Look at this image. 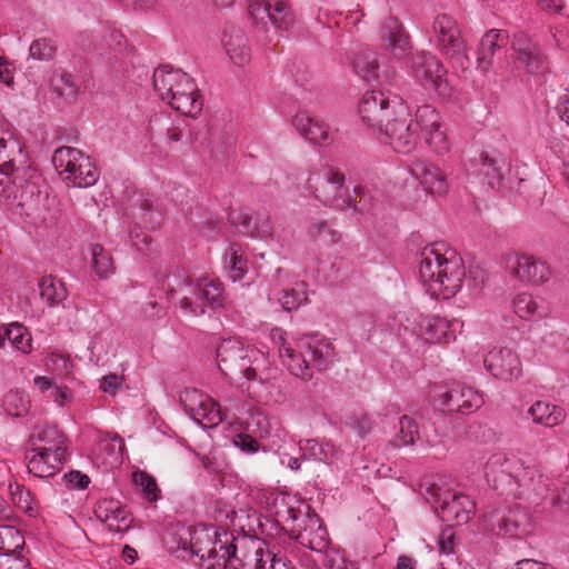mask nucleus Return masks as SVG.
I'll return each instance as SVG.
<instances>
[{
  "label": "nucleus",
  "instance_id": "obj_63",
  "mask_svg": "<svg viewBox=\"0 0 569 569\" xmlns=\"http://www.w3.org/2000/svg\"><path fill=\"white\" fill-rule=\"evenodd\" d=\"M101 443L104 445L106 448L110 449L111 453L119 455V456L123 455L124 441L117 433L107 432L101 438Z\"/></svg>",
  "mask_w": 569,
  "mask_h": 569
},
{
  "label": "nucleus",
  "instance_id": "obj_53",
  "mask_svg": "<svg viewBox=\"0 0 569 569\" xmlns=\"http://www.w3.org/2000/svg\"><path fill=\"white\" fill-rule=\"evenodd\" d=\"M133 482L141 489L142 497L148 502H154L161 498V490L154 477L146 471H136L132 476Z\"/></svg>",
  "mask_w": 569,
  "mask_h": 569
},
{
  "label": "nucleus",
  "instance_id": "obj_28",
  "mask_svg": "<svg viewBox=\"0 0 569 569\" xmlns=\"http://www.w3.org/2000/svg\"><path fill=\"white\" fill-rule=\"evenodd\" d=\"M277 281L279 286H288L279 291L273 290L270 295V299L276 298L286 311H291L299 308L302 303L308 300L307 297V284L303 281L290 279V274L283 270H277Z\"/></svg>",
  "mask_w": 569,
  "mask_h": 569
},
{
  "label": "nucleus",
  "instance_id": "obj_16",
  "mask_svg": "<svg viewBox=\"0 0 569 569\" xmlns=\"http://www.w3.org/2000/svg\"><path fill=\"white\" fill-rule=\"evenodd\" d=\"M411 72L426 89L433 90L441 97L449 94L447 70L431 52H417L412 57Z\"/></svg>",
  "mask_w": 569,
  "mask_h": 569
},
{
  "label": "nucleus",
  "instance_id": "obj_25",
  "mask_svg": "<svg viewBox=\"0 0 569 569\" xmlns=\"http://www.w3.org/2000/svg\"><path fill=\"white\" fill-rule=\"evenodd\" d=\"M511 272L518 280L531 286L545 284L552 277L549 264L530 254L517 256Z\"/></svg>",
  "mask_w": 569,
  "mask_h": 569
},
{
  "label": "nucleus",
  "instance_id": "obj_51",
  "mask_svg": "<svg viewBox=\"0 0 569 569\" xmlns=\"http://www.w3.org/2000/svg\"><path fill=\"white\" fill-rule=\"evenodd\" d=\"M24 538L13 526H0V555L17 553L22 549Z\"/></svg>",
  "mask_w": 569,
  "mask_h": 569
},
{
  "label": "nucleus",
  "instance_id": "obj_35",
  "mask_svg": "<svg viewBox=\"0 0 569 569\" xmlns=\"http://www.w3.org/2000/svg\"><path fill=\"white\" fill-rule=\"evenodd\" d=\"M27 460V468L29 472L39 478H47L56 475L66 461L64 458L50 455L47 451L32 450L31 448H29Z\"/></svg>",
  "mask_w": 569,
  "mask_h": 569
},
{
  "label": "nucleus",
  "instance_id": "obj_54",
  "mask_svg": "<svg viewBox=\"0 0 569 569\" xmlns=\"http://www.w3.org/2000/svg\"><path fill=\"white\" fill-rule=\"evenodd\" d=\"M419 440L418 425L413 418L402 416L399 420V432L395 437L397 447L411 446Z\"/></svg>",
  "mask_w": 569,
  "mask_h": 569
},
{
  "label": "nucleus",
  "instance_id": "obj_20",
  "mask_svg": "<svg viewBox=\"0 0 569 569\" xmlns=\"http://www.w3.org/2000/svg\"><path fill=\"white\" fill-rule=\"evenodd\" d=\"M239 569H292L290 561L271 552L266 541L251 539Z\"/></svg>",
  "mask_w": 569,
  "mask_h": 569
},
{
  "label": "nucleus",
  "instance_id": "obj_22",
  "mask_svg": "<svg viewBox=\"0 0 569 569\" xmlns=\"http://www.w3.org/2000/svg\"><path fill=\"white\" fill-rule=\"evenodd\" d=\"M248 11L252 21L261 29L270 26L282 28L289 14L286 0H248Z\"/></svg>",
  "mask_w": 569,
  "mask_h": 569
},
{
  "label": "nucleus",
  "instance_id": "obj_13",
  "mask_svg": "<svg viewBox=\"0 0 569 569\" xmlns=\"http://www.w3.org/2000/svg\"><path fill=\"white\" fill-rule=\"evenodd\" d=\"M427 493L438 516L450 525H465L476 513V502L467 495L442 490L436 486L428 488Z\"/></svg>",
  "mask_w": 569,
  "mask_h": 569
},
{
  "label": "nucleus",
  "instance_id": "obj_45",
  "mask_svg": "<svg viewBox=\"0 0 569 569\" xmlns=\"http://www.w3.org/2000/svg\"><path fill=\"white\" fill-rule=\"evenodd\" d=\"M273 423L261 410L251 408L248 411L247 418L240 422V426L244 432L262 440Z\"/></svg>",
  "mask_w": 569,
  "mask_h": 569
},
{
  "label": "nucleus",
  "instance_id": "obj_42",
  "mask_svg": "<svg viewBox=\"0 0 569 569\" xmlns=\"http://www.w3.org/2000/svg\"><path fill=\"white\" fill-rule=\"evenodd\" d=\"M33 383L47 399L60 408L69 406L72 401V392L67 386L56 385L47 377H36Z\"/></svg>",
  "mask_w": 569,
  "mask_h": 569
},
{
  "label": "nucleus",
  "instance_id": "obj_47",
  "mask_svg": "<svg viewBox=\"0 0 569 569\" xmlns=\"http://www.w3.org/2000/svg\"><path fill=\"white\" fill-rule=\"evenodd\" d=\"M352 69L366 82L378 78V60L372 51H362L356 54L352 62Z\"/></svg>",
  "mask_w": 569,
  "mask_h": 569
},
{
  "label": "nucleus",
  "instance_id": "obj_6",
  "mask_svg": "<svg viewBox=\"0 0 569 569\" xmlns=\"http://www.w3.org/2000/svg\"><path fill=\"white\" fill-rule=\"evenodd\" d=\"M164 284L170 298L179 307L184 317H199L207 309L216 310L223 307L226 297L221 283L212 279L180 280L168 276Z\"/></svg>",
  "mask_w": 569,
  "mask_h": 569
},
{
  "label": "nucleus",
  "instance_id": "obj_31",
  "mask_svg": "<svg viewBox=\"0 0 569 569\" xmlns=\"http://www.w3.org/2000/svg\"><path fill=\"white\" fill-rule=\"evenodd\" d=\"M221 46L234 67L244 68L251 61V48L241 29H226L221 37Z\"/></svg>",
  "mask_w": 569,
  "mask_h": 569
},
{
  "label": "nucleus",
  "instance_id": "obj_40",
  "mask_svg": "<svg viewBox=\"0 0 569 569\" xmlns=\"http://www.w3.org/2000/svg\"><path fill=\"white\" fill-rule=\"evenodd\" d=\"M223 266L229 278L233 281H242L248 272V259L239 243H230L223 254Z\"/></svg>",
  "mask_w": 569,
  "mask_h": 569
},
{
  "label": "nucleus",
  "instance_id": "obj_29",
  "mask_svg": "<svg viewBox=\"0 0 569 569\" xmlns=\"http://www.w3.org/2000/svg\"><path fill=\"white\" fill-rule=\"evenodd\" d=\"M94 513L112 532H126L132 523L128 509L113 498L101 499L94 508Z\"/></svg>",
  "mask_w": 569,
  "mask_h": 569
},
{
  "label": "nucleus",
  "instance_id": "obj_46",
  "mask_svg": "<svg viewBox=\"0 0 569 569\" xmlns=\"http://www.w3.org/2000/svg\"><path fill=\"white\" fill-rule=\"evenodd\" d=\"M50 86L59 96L67 100L76 99L79 93V86L74 77L62 69L53 71L50 78Z\"/></svg>",
  "mask_w": 569,
  "mask_h": 569
},
{
  "label": "nucleus",
  "instance_id": "obj_33",
  "mask_svg": "<svg viewBox=\"0 0 569 569\" xmlns=\"http://www.w3.org/2000/svg\"><path fill=\"white\" fill-rule=\"evenodd\" d=\"M512 47L518 67H523L529 73H535L542 67L543 60L538 48L523 33L513 36Z\"/></svg>",
  "mask_w": 569,
  "mask_h": 569
},
{
  "label": "nucleus",
  "instance_id": "obj_12",
  "mask_svg": "<svg viewBox=\"0 0 569 569\" xmlns=\"http://www.w3.org/2000/svg\"><path fill=\"white\" fill-rule=\"evenodd\" d=\"M432 38L438 50L450 59L455 69L469 70L471 61L466 53V42L456 19L447 13L436 16Z\"/></svg>",
  "mask_w": 569,
  "mask_h": 569
},
{
  "label": "nucleus",
  "instance_id": "obj_58",
  "mask_svg": "<svg viewBox=\"0 0 569 569\" xmlns=\"http://www.w3.org/2000/svg\"><path fill=\"white\" fill-rule=\"evenodd\" d=\"M88 350L90 351V360L99 365L102 362L108 353V340L101 333L97 335L92 338L88 346Z\"/></svg>",
  "mask_w": 569,
  "mask_h": 569
},
{
  "label": "nucleus",
  "instance_id": "obj_24",
  "mask_svg": "<svg viewBox=\"0 0 569 569\" xmlns=\"http://www.w3.org/2000/svg\"><path fill=\"white\" fill-rule=\"evenodd\" d=\"M296 526L297 529L290 531L302 546L315 551H321L327 547L328 532L318 516L310 513V508L299 518Z\"/></svg>",
  "mask_w": 569,
  "mask_h": 569
},
{
  "label": "nucleus",
  "instance_id": "obj_56",
  "mask_svg": "<svg viewBox=\"0 0 569 569\" xmlns=\"http://www.w3.org/2000/svg\"><path fill=\"white\" fill-rule=\"evenodd\" d=\"M31 58L40 61L51 60L56 53L54 43L48 38H40L30 44Z\"/></svg>",
  "mask_w": 569,
  "mask_h": 569
},
{
  "label": "nucleus",
  "instance_id": "obj_7",
  "mask_svg": "<svg viewBox=\"0 0 569 569\" xmlns=\"http://www.w3.org/2000/svg\"><path fill=\"white\" fill-rule=\"evenodd\" d=\"M153 88L160 99L188 117H196L202 100L193 79L180 69L159 67L153 72Z\"/></svg>",
  "mask_w": 569,
  "mask_h": 569
},
{
  "label": "nucleus",
  "instance_id": "obj_49",
  "mask_svg": "<svg viewBox=\"0 0 569 569\" xmlns=\"http://www.w3.org/2000/svg\"><path fill=\"white\" fill-rule=\"evenodd\" d=\"M3 410L11 417H23L30 409L29 396L20 390H10L2 400Z\"/></svg>",
  "mask_w": 569,
  "mask_h": 569
},
{
  "label": "nucleus",
  "instance_id": "obj_62",
  "mask_svg": "<svg viewBox=\"0 0 569 569\" xmlns=\"http://www.w3.org/2000/svg\"><path fill=\"white\" fill-rule=\"evenodd\" d=\"M347 425L356 430L359 436L365 437L372 428V421L367 413H357L349 418Z\"/></svg>",
  "mask_w": 569,
  "mask_h": 569
},
{
  "label": "nucleus",
  "instance_id": "obj_17",
  "mask_svg": "<svg viewBox=\"0 0 569 569\" xmlns=\"http://www.w3.org/2000/svg\"><path fill=\"white\" fill-rule=\"evenodd\" d=\"M180 402L184 411L203 428H214L223 420L219 403L196 388H186L180 393Z\"/></svg>",
  "mask_w": 569,
  "mask_h": 569
},
{
  "label": "nucleus",
  "instance_id": "obj_3",
  "mask_svg": "<svg viewBox=\"0 0 569 569\" xmlns=\"http://www.w3.org/2000/svg\"><path fill=\"white\" fill-rule=\"evenodd\" d=\"M419 279L432 298L450 299L461 289L466 277L459 254L443 243L423 248L419 258Z\"/></svg>",
  "mask_w": 569,
  "mask_h": 569
},
{
  "label": "nucleus",
  "instance_id": "obj_50",
  "mask_svg": "<svg viewBox=\"0 0 569 569\" xmlns=\"http://www.w3.org/2000/svg\"><path fill=\"white\" fill-rule=\"evenodd\" d=\"M7 341L17 351L29 353L32 349V338L27 328L18 322L6 326Z\"/></svg>",
  "mask_w": 569,
  "mask_h": 569
},
{
  "label": "nucleus",
  "instance_id": "obj_9",
  "mask_svg": "<svg viewBox=\"0 0 569 569\" xmlns=\"http://www.w3.org/2000/svg\"><path fill=\"white\" fill-rule=\"evenodd\" d=\"M483 475L488 482H492L495 489L505 480L513 481L518 487L543 496L550 490L547 479L536 466H525L517 458H509L502 452L489 456L485 466Z\"/></svg>",
  "mask_w": 569,
  "mask_h": 569
},
{
  "label": "nucleus",
  "instance_id": "obj_34",
  "mask_svg": "<svg viewBox=\"0 0 569 569\" xmlns=\"http://www.w3.org/2000/svg\"><path fill=\"white\" fill-rule=\"evenodd\" d=\"M506 42V34L501 30L491 29L481 38L477 57V69L486 74L492 68L496 52Z\"/></svg>",
  "mask_w": 569,
  "mask_h": 569
},
{
  "label": "nucleus",
  "instance_id": "obj_41",
  "mask_svg": "<svg viewBox=\"0 0 569 569\" xmlns=\"http://www.w3.org/2000/svg\"><path fill=\"white\" fill-rule=\"evenodd\" d=\"M420 330L423 338L429 342H448L453 338L450 322L441 317L423 318Z\"/></svg>",
  "mask_w": 569,
  "mask_h": 569
},
{
  "label": "nucleus",
  "instance_id": "obj_52",
  "mask_svg": "<svg viewBox=\"0 0 569 569\" xmlns=\"http://www.w3.org/2000/svg\"><path fill=\"white\" fill-rule=\"evenodd\" d=\"M309 236L319 244L332 246L341 240V233L326 221H313L308 229Z\"/></svg>",
  "mask_w": 569,
  "mask_h": 569
},
{
  "label": "nucleus",
  "instance_id": "obj_64",
  "mask_svg": "<svg viewBox=\"0 0 569 569\" xmlns=\"http://www.w3.org/2000/svg\"><path fill=\"white\" fill-rule=\"evenodd\" d=\"M0 569H27L26 560L16 553L0 555Z\"/></svg>",
  "mask_w": 569,
  "mask_h": 569
},
{
  "label": "nucleus",
  "instance_id": "obj_61",
  "mask_svg": "<svg viewBox=\"0 0 569 569\" xmlns=\"http://www.w3.org/2000/svg\"><path fill=\"white\" fill-rule=\"evenodd\" d=\"M49 361L51 370L57 375L67 376L71 372L73 363L68 356L53 352L50 355Z\"/></svg>",
  "mask_w": 569,
  "mask_h": 569
},
{
  "label": "nucleus",
  "instance_id": "obj_44",
  "mask_svg": "<svg viewBox=\"0 0 569 569\" xmlns=\"http://www.w3.org/2000/svg\"><path fill=\"white\" fill-rule=\"evenodd\" d=\"M90 263L100 279H108L114 273V263L111 254L100 244L89 246Z\"/></svg>",
  "mask_w": 569,
  "mask_h": 569
},
{
  "label": "nucleus",
  "instance_id": "obj_10",
  "mask_svg": "<svg viewBox=\"0 0 569 569\" xmlns=\"http://www.w3.org/2000/svg\"><path fill=\"white\" fill-rule=\"evenodd\" d=\"M52 163L68 187L89 188L99 179V170L92 159L77 148H58L52 156Z\"/></svg>",
  "mask_w": 569,
  "mask_h": 569
},
{
  "label": "nucleus",
  "instance_id": "obj_30",
  "mask_svg": "<svg viewBox=\"0 0 569 569\" xmlns=\"http://www.w3.org/2000/svg\"><path fill=\"white\" fill-rule=\"evenodd\" d=\"M441 405L449 411L470 413L478 410L483 405V397L471 387L457 386L446 391L440 397Z\"/></svg>",
  "mask_w": 569,
  "mask_h": 569
},
{
  "label": "nucleus",
  "instance_id": "obj_18",
  "mask_svg": "<svg viewBox=\"0 0 569 569\" xmlns=\"http://www.w3.org/2000/svg\"><path fill=\"white\" fill-rule=\"evenodd\" d=\"M486 370L496 379L512 382L522 376V363L517 352L509 348H493L485 358Z\"/></svg>",
  "mask_w": 569,
  "mask_h": 569
},
{
  "label": "nucleus",
  "instance_id": "obj_15",
  "mask_svg": "<svg viewBox=\"0 0 569 569\" xmlns=\"http://www.w3.org/2000/svg\"><path fill=\"white\" fill-rule=\"evenodd\" d=\"M99 39L98 43H86L84 33L79 34V44L88 51H94L99 57H114L122 59L134 54V47L129 43L123 32L111 21H99L92 30Z\"/></svg>",
  "mask_w": 569,
  "mask_h": 569
},
{
  "label": "nucleus",
  "instance_id": "obj_27",
  "mask_svg": "<svg viewBox=\"0 0 569 569\" xmlns=\"http://www.w3.org/2000/svg\"><path fill=\"white\" fill-rule=\"evenodd\" d=\"M29 447L32 450L47 451L60 458L67 457L68 446L63 432L56 426H39L29 437Z\"/></svg>",
  "mask_w": 569,
  "mask_h": 569
},
{
  "label": "nucleus",
  "instance_id": "obj_4",
  "mask_svg": "<svg viewBox=\"0 0 569 569\" xmlns=\"http://www.w3.org/2000/svg\"><path fill=\"white\" fill-rule=\"evenodd\" d=\"M189 548L203 569H239L241 560L232 535L212 526L198 525L189 532Z\"/></svg>",
  "mask_w": 569,
  "mask_h": 569
},
{
  "label": "nucleus",
  "instance_id": "obj_23",
  "mask_svg": "<svg viewBox=\"0 0 569 569\" xmlns=\"http://www.w3.org/2000/svg\"><path fill=\"white\" fill-rule=\"evenodd\" d=\"M270 339L278 348L281 362L290 373L301 380L312 378V369L308 365L305 356L297 353L291 345L287 341L286 332L280 328H272Z\"/></svg>",
  "mask_w": 569,
  "mask_h": 569
},
{
  "label": "nucleus",
  "instance_id": "obj_39",
  "mask_svg": "<svg viewBox=\"0 0 569 569\" xmlns=\"http://www.w3.org/2000/svg\"><path fill=\"white\" fill-rule=\"evenodd\" d=\"M381 37L389 42L388 49L397 59L406 57L410 49L408 37L405 34L400 22L396 18H388L381 26Z\"/></svg>",
  "mask_w": 569,
  "mask_h": 569
},
{
  "label": "nucleus",
  "instance_id": "obj_14",
  "mask_svg": "<svg viewBox=\"0 0 569 569\" xmlns=\"http://www.w3.org/2000/svg\"><path fill=\"white\" fill-rule=\"evenodd\" d=\"M485 526L492 535L505 539H525L533 531L529 512L520 507L489 511L485 515Z\"/></svg>",
  "mask_w": 569,
  "mask_h": 569
},
{
  "label": "nucleus",
  "instance_id": "obj_43",
  "mask_svg": "<svg viewBox=\"0 0 569 569\" xmlns=\"http://www.w3.org/2000/svg\"><path fill=\"white\" fill-rule=\"evenodd\" d=\"M262 441L263 450L274 451L278 456L283 451L295 449V439L277 422L273 423Z\"/></svg>",
  "mask_w": 569,
  "mask_h": 569
},
{
  "label": "nucleus",
  "instance_id": "obj_2",
  "mask_svg": "<svg viewBox=\"0 0 569 569\" xmlns=\"http://www.w3.org/2000/svg\"><path fill=\"white\" fill-rule=\"evenodd\" d=\"M0 199L14 218L30 224L44 219L48 193L41 174L28 163L20 141L0 130Z\"/></svg>",
  "mask_w": 569,
  "mask_h": 569
},
{
  "label": "nucleus",
  "instance_id": "obj_11",
  "mask_svg": "<svg viewBox=\"0 0 569 569\" xmlns=\"http://www.w3.org/2000/svg\"><path fill=\"white\" fill-rule=\"evenodd\" d=\"M251 499L264 509L269 517L287 526L289 530L297 529V521L309 509L302 500L276 488L256 487L250 490Z\"/></svg>",
  "mask_w": 569,
  "mask_h": 569
},
{
  "label": "nucleus",
  "instance_id": "obj_32",
  "mask_svg": "<svg viewBox=\"0 0 569 569\" xmlns=\"http://www.w3.org/2000/svg\"><path fill=\"white\" fill-rule=\"evenodd\" d=\"M300 348L310 356V361L318 369L327 368L335 359L336 352L332 343L319 336H308L300 341Z\"/></svg>",
  "mask_w": 569,
  "mask_h": 569
},
{
  "label": "nucleus",
  "instance_id": "obj_37",
  "mask_svg": "<svg viewBox=\"0 0 569 569\" xmlns=\"http://www.w3.org/2000/svg\"><path fill=\"white\" fill-rule=\"evenodd\" d=\"M511 308L517 317L528 321L539 320L548 315L543 301L529 292L517 293L511 300Z\"/></svg>",
  "mask_w": 569,
  "mask_h": 569
},
{
  "label": "nucleus",
  "instance_id": "obj_48",
  "mask_svg": "<svg viewBox=\"0 0 569 569\" xmlns=\"http://www.w3.org/2000/svg\"><path fill=\"white\" fill-rule=\"evenodd\" d=\"M39 288L41 299L49 306L59 305L67 298L64 284L54 277H43Z\"/></svg>",
  "mask_w": 569,
  "mask_h": 569
},
{
  "label": "nucleus",
  "instance_id": "obj_59",
  "mask_svg": "<svg viewBox=\"0 0 569 569\" xmlns=\"http://www.w3.org/2000/svg\"><path fill=\"white\" fill-rule=\"evenodd\" d=\"M254 436L248 432H240L232 439L234 447L239 448L242 452L253 455L259 451L260 445Z\"/></svg>",
  "mask_w": 569,
  "mask_h": 569
},
{
  "label": "nucleus",
  "instance_id": "obj_38",
  "mask_svg": "<svg viewBox=\"0 0 569 569\" xmlns=\"http://www.w3.org/2000/svg\"><path fill=\"white\" fill-rule=\"evenodd\" d=\"M528 416L536 425L553 428L561 425L566 419L563 408L548 401L537 400L528 409Z\"/></svg>",
  "mask_w": 569,
  "mask_h": 569
},
{
  "label": "nucleus",
  "instance_id": "obj_60",
  "mask_svg": "<svg viewBox=\"0 0 569 569\" xmlns=\"http://www.w3.org/2000/svg\"><path fill=\"white\" fill-rule=\"evenodd\" d=\"M124 377L117 373H110L101 378L99 389L110 396H116L117 392L123 387Z\"/></svg>",
  "mask_w": 569,
  "mask_h": 569
},
{
  "label": "nucleus",
  "instance_id": "obj_57",
  "mask_svg": "<svg viewBox=\"0 0 569 569\" xmlns=\"http://www.w3.org/2000/svg\"><path fill=\"white\" fill-rule=\"evenodd\" d=\"M323 566L327 569H357L352 561L346 558L343 551L330 549L325 553Z\"/></svg>",
  "mask_w": 569,
  "mask_h": 569
},
{
  "label": "nucleus",
  "instance_id": "obj_1",
  "mask_svg": "<svg viewBox=\"0 0 569 569\" xmlns=\"http://www.w3.org/2000/svg\"><path fill=\"white\" fill-rule=\"evenodd\" d=\"M362 121L396 152H413L422 137L428 148L437 154L450 150V140L441 114L430 104L417 108L413 118L403 99L390 91L370 90L359 103Z\"/></svg>",
  "mask_w": 569,
  "mask_h": 569
},
{
  "label": "nucleus",
  "instance_id": "obj_36",
  "mask_svg": "<svg viewBox=\"0 0 569 569\" xmlns=\"http://www.w3.org/2000/svg\"><path fill=\"white\" fill-rule=\"evenodd\" d=\"M299 449L302 451V458L323 463H333L341 451L331 441H321L318 439H307L299 441Z\"/></svg>",
  "mask_w": 569,
  "mask_h": 569
},
{
  "label": "nucleus",
  "instance_id": "obj_19",
  "mask_svg": "<svg viewBox=\"0 0 569 569\" xmlns=\"http://www.w3.org/2000/svg\"><path fill=\"white\" fill-rule=\"evenodd\" d=\"M408 170L427 193L433 197H441L448 192L449 182L447 174L437 164L427 160L416 159L408 166Z\"/></svg>",
  "mask_w": 569,
  "mask_h": 569
},
{
  "label": "nucleus",
  "instance_id": "obj_26",
  "mask_svg": "<svg viewBox=\"0 0 569 569\" xmlns=\"http://www.w3.org/2000/svg\"><path fill=\"white\" fill-rule=\"evenodd\" d=\"M292 126L305 140L311 143L327 146L333 142L335 137L328 124L306 111L296 113L292 118Z\"/></svg>",
  "mask_w": 569,
  "mask_h": 569
},
{
  "label": "nucleus",
  "instance_id": "obj_8",
  "mask_svg": "<svg viewBox=\"0 0 569 569\" xmlns=\"http://www.w3.org/2000/svg\"><path fill=\"white\" fill-rule=\"evenodd\" d=\"M345 177L342 173L329 167H323L318 171L311 172L306 181V188L310 193L326 206L346 210L351 208L353 211L362 212L370 206V196L365 187H355V193L360 198L353 202L345 188Z\"/></svg>",
  "mask_w": 569,
  "mask_h": 569
},
{
  "label": "nucleus",
  "instance_id": "obj_55",
  "mask_svg": "<svg viewBox=\"0 0 569 569\" xmlns=\"http://www.w3.org/2000/svg\"><path fill=\"white\" fill-rule=\"evenodd\" d=\"M10 495L13 505L29 516H34L33 499L31 493L21 485L14 483L10 486Z\"/></svg>",
  "mask_w": 569,
  "mask_h": 569
},
{
  "label": "nucleus",
  "instance_id": "obj_5",
  "mask_svg": "<svg viewBox=\"0 0 569 569\" xmlns=\"http://www.w3.org/2000/svg\"><path fill=\"white\" fill-rule=\"evenodd\" d=\"M217 363L221 373L231 380H264L268 378L270 360L256 347L244 345L239 338L224 339L217 349Z\"/></svg>",
  "mask_w": 569,
  "mask_h": 569
},
{
  "label": "nucleus",
  "instance_id": "obj_21",
  "mask_svg": "<svg viewBox=\"0 0 569 569\" xmlns=\"http://www.w3.org/2000/svg\"><path fill=\"white\" fill-rule=\"evenodd\" d=\"M509 168L507 159L498 153L490 156L482 152L466 163L468 176L483 178L492 188L499 184Z\"/></svg>",
  "mask_w": 569,
  "mask_h": 569
}]
</instances>
